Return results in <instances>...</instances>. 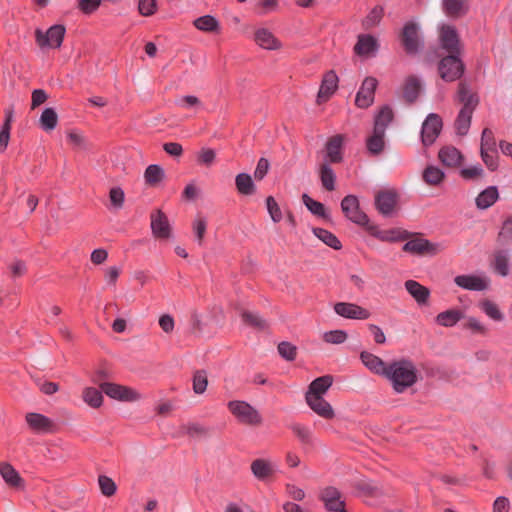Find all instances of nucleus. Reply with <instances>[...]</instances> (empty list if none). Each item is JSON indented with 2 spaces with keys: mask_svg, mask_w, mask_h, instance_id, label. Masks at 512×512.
I'll list each match as a JSON object with an SVG mask.
<instances>
[{
  "mask_svg": "<svg viewBox=\"0 0 512 512\" xmlns=\"http://www.w3.org/2000/svg\"><path fill=\"white\" fill-rule=\"evenodd\" d=\"M146 182L155 186L164 178V170L159 165H149L144 173Z\"/></svg>",
  "mask_w": 512,
  "mask_h": 512,
  "instance_id": "79ce46f5",
  "label": "nucleus"
},
{
  "mask_svg": "<svg viewBox=\"0 0 512 512\" xmlns=\"http://www.w3.org/2000/svg\"><path fill=\"white\" fill-rule=\"evenodd\" d=\"M251 471L259 480H265L270 477L274 470L272 464L265 459H256L251 463Z\"/></svg>",
  "mask_w": 512,
  "mask_h": 512,
  "instance_id": "7c9ffc66",
  "label": "nucleus"
},
{
  "mask_svg": "<svg viewBox=\"0 0 512 512\" xmlns=\"http://www.w3.org/2000/svg\"><path fill=\"white\" fill-rule=\"evenodd\" d=\"M0 475L9 487L14 489H24V479L10 463H0Z\"/></svg>",
  "mask_w": 512,
  "mask_h": 512,
  "instance_id": "a211bd4d",
  "label": "nucleus"
},
{
  "mask_svg": "<svg viewBox=\"0 0 512 512\" xmlns=\"http://www.w3.org/2000/svg\"><path fill=\"white\" fill-rule=\"evenodd\" d=\"M402 45L408 54H416L421 46L419 26L415 22H408L404 25L400 34Z\"/></svg>",
  "mask_w": 512,
  "mask_h": 512,
  "instance_id": "0eeeda50",
  "label": "nucleus"
},
{
  "mask_svg": "<svg viewBox=\"0 0 512 512\" xmlns=\"http://www.w3.org/2000/svg\"><path fill=\"white\" fill-rule=\"evenodd\" d=\"M397 202V195L392 190H383L376 194L375 205L378 211L383 215H390Z\"/></svg>",
  "mask_w": 512,
  "mask_h": 512,
  "instance_id": "f3484780",
  "label": "nucleus"
},
{
  "mask_svg": "<svg viewBox=\"0 0 512 512\" xmlns=\"http://www.w3.org/2000/svg\"><path fill=\"white\" fill-rule=\"evenodd\" d=\"M98 483L102 494L106 497H110L116 492L115 482L108 476L101 475L98 478Z\"/></svg>",
  "mask_w": 512,
  "mask_h": 512,
  "instance_id": "603ef678",
  "label": "nucleus"
},
{
  "mask_svg": "<svg viewBox=\"0 0 512 512\" xmlns=\"http://www.w3.org/2000/svg\"><path fill=\"white\" fill-rule=\"evenodd\" d=\"M179 433L182 435L187 434L191 437L202 438L209 435V429L198 423H188L180 426Z\"/></svg>",
  "mask_w": 512,
  "mask_h": 512,
  "instance_id": "4c0bfd02",
  "label": "nucleus"
},
{
  "mask_svg": "<svg viewBox=\"0 0 512 512\" xmlns=\"http://www.w3.org/2000/svg\"><path fill=\"white\" fill-rule=\"evenodd\" d=\"M385 377L391 382L395 392L403 393L418 381V370L408 359L395 360L388 364Z\"/></svg>",
  "mask_w": 512,
  "mask_h": 512,
  "instance_id": "f257e3e1",
  "label": "nucleus"
},
{
  "mask_svg": "<svg viewBox=\"0 0 512 512\" xmlns=\"http://www.w3.org/2000/svg\"><path fill=\"white\" fill-rule=\"evenodd\" d=\"M464 317L463 313L457 309H449L439 313L435 320L436 323L443 327H453Z\"/></svg>",
  "mask_w": 512,
  "mask_h": 512,
  "instance_id": "c756f323",
  "label": "nucleus"
},
{
  "mask_svg": "<svg viewBox=\"0 0 512 512\" xmlns=\"http://www.w3.org/2000/svg\"><path fill=\"white\" fill-rule=\"evenodd\" d=\"M405 252L419 254V255H436L442 250L440 244L432 243L426 239L415 238L408 241L404 246Z\"/></svg>",
  "mask_w": 512,
  "mask_h": 512,
  "instance_id": "9b49d317",
  "label": "nucleus"
},
{
  "mask_svg": "<svg viewBox=\"0 0 512 512\" xmlns=\"http://www.w3.org/2000/svg\"><path fill=\"white\" fill-rule=\"evenodd\" d=\"M347 339V334L342 330H333L324 333L323 340L331 344H341Z\"/></svg>",
  "mask_w": 512,
  "mask_h": 512,
  "instance_id": "13d9d810",
  "label": "nucleus"
},
{
  "mask_svg": "<svg viewBox=\"0 0 512 512\" xmlns=\"http://www.w3.org/2000/svg\"><path fill=\"white\" fill-rule=\"evenodd\" d=\"M360 359L371 372L385 377L388 370V364H386L381 358L370 352L364 351L360 354Z\"/></svg>",
  "mask_w": 512,
  "mask_h": 512,
  "instance_id": "5701e85b",
  "label": "nucleus"
},
{
  "mask_svg": "<svg viewBox=\"0 0 512 512\" xmlns=\"http://www.w3.org/2000/svg\"><path fill=\"white\" fill-rule=\"evenodd\" d=\"M499 237L506 243L512 244V216L503 223Z\"/></svg>",
  "mask_w": 512,
  "mask_h": 512,
  "instance_id": "774afa93",
  "label": "nucleus"
},
{
  "mask_svg": "<svg viewBox=\"0 0 512 512\" xmlns=\"http://www.w3.org/2000/svg\"><path fill=\"white\" fill-rule=\"evenodd\" d=\"M444 178V172L434 165L427 166L422 173L423 181L429 186H438Z\"/></svg>",
  "mask_w": 512,
  "mask_h": 512,
  "instance_id": "2f4dec72",
  "label": "nucleus"
},
{
  "mask_svg": "<svg viewBox=\"0 0 512 512\" xmlns=\"http://www.w3.org/2000/svg\"><path fill=\"white\" fill-rule=\"evenodd\" d=\"M338 77L333 71H329L325 74L322 84L320 86L317 101L318 103L325 102L337 89Z\"/></svg>",
  "mask_w": 512,
  "mask_h": 512,
  "instance_id": "4be33fe9",
  "label": "nucleus"
},
{
  "mask_svg": "<svg viewBox=\"0 0 512 512\" xmlns=\"http://www.w3.org/2000/svg\"><path fill=\"white\" fill-rule=\"evenodd\" d=\"M407 292L420 306H426L429 302L430 290L415 280H407L404 284Z\"/></svg>",
  "mask_w": 512,
  "mask_h": 512,
  "instance_id": "aec40b11",
  "label": "nucleus"
},
{
  "mask_svg": "<svg viewBox=\"0 0 512 512\" xmlns=\"http://www.w3.org/2000/svg\"><path fill=\"white\" fill-rule=\"evenodd\" d=\"M216 158V153L211 148H202L197 154V161L200 165L211 166Z\"/></svg>",
  "mask_w": 512,
  "mask_h": 512,
  "instance_id": "5fc2aeb1",
  "label": "nucleus"
},
{
  "mask_svg": "<svg viewBox=\"0 0 512 512\" xmlns=\"http://www.w3.org/2000/svg\"><path fill=\"white\" fill-rule=\"evenodd\" d=\"M377 41L371 35H359L358 41L354 47L356 54L360 56H368L377 49Z\"/></svg>",
  "mask_w": 512,
  "mask_h": 512,
  "instance_id": "cd10ccee",
  "label": "nucleus"
},
{
  "mask_svg": "<svg viewBox=\"0 0 512 512\" xmlns=\"http://www.w3.org/2000/svg\"><path fill=\"white\" fill-rule=\"evenodd\" d=\"M278 352L288 361H292L296 357V347L289 342H281L278 345Z\"/></svg>",
  "mask_w": 512,
  "mask_h": 512,
  "instance_id": "680f3d73",
  "label": "nucleus"
},
{
  "mask_svg": "<svg viewBox=\"0 0 512 512\" xmlns=\"http://www.w3.org/2000/svg\"><path fill=\"white\" fill-rule=\"evenodd\" d=\"M443 6L449 16L457 17L464 11L463 0H443Z\"/></svg>",
  "mask_w": 512,
  "mask_h": 512,
  "instance_id": "3c124183",
  "label": "nucleus"
},
{
  "mask_svg": "<svg viewBox=\"0 0 512 512\" xmlns=\"http://www.w3.org/2000/svg\"><path fill=\"white\" fill-rule=\"evenodd\" d=\"M227 407L237 421L247 426H260L263 418L260 412L245 401L233 400L228 402Z\"/></svg>",
  "mask_w": 512,
  "mask_h": 512,
  "instance_id": "7ed1b4c3",
  "label": "nucleus"
},
{
  "mask_svg": "<svg viewBox=\"0 0 512 512\" xmlns=\"http://www.w3.org/2000/svg\"><path fill=\"white\" fill-rule=\"evenodd\" d=\"M480 150H491L492 153H496L495 137L489 128L482 131Z\"/></svg>",
  "mask_w": 512,
  "mask_h": 512,
  "instance_id": "8fccbe9b",
  "label": "nucleus"
},
{
  "mask_svg": "<svg viewBox=\"0 0 512 512\" xmlns=\"http://www.w3.org/2000/svg\"><path fill=\"white\" fill-rule=\"evenodd\" d=\"M440 161L448 167H456L461 164L463 156L460 151L453 146H445L439 151Z\"/></svg>",
  "mask_w": 512,
  "mask_h": 512,
  "instance_id": "b1692460",
  "label": "nucleus"
},
{
  "mask_svg": "<svg viewBox=\"0 0 512 512\" xmlns=\"http://www.w3.org/2000/svg\"><path fill=\"white\" fill-rule=\"evenodd\" d=\"M377 87V80L373 77H367L358 91L355 103L359 108H367L374 101V93Z\"/></svg>",
  "mask_w": 512,
  "mask_h": 512,
  "instance_id": "f8f14e48",
  "label": "nucleus"
},
{
  "mask_svg": "<svg viewBox=\"0 0 512 512\" xmlns=\"http://www.w3.org/2000/svg\"><path fill=\"white\" fill-rule=\"evenodd\" d=\"M442 129V119L439 115L431 113L422 125L421 138L425 146L433 144Z\"/></svg>",
  "mask_w": 512,
  "mask_h": 512,
  "instance_id": "1a4fd4ad",
  "label": "nucleus"
},
{
  "mask_svg": "<svg viewBox=\"0 0 512 512\" xmlns=\"http://www.w3.org/2000/svg\"><path fill=\"white\" fill-rule=\"evenodd\" d=\"M439 40L441 48L447 53V55L460 56L461 43L456 30L452 26L444 25L441 27Z\"/></svg>",
  "mask_w": 512,
  "mask_h": 512,
  "instance_id": "6e6552de",
  "label": "nucleus"
},
{
  "mask_svg": "<svg viewBox=\"0 0 512 512\" xmlns=\"http://www.w3.org/2000/svg\"><path fill=\"white\" fill-rule=\"evenodd\" d=\"M319 175L323 187L328 191L334 190L335 174L328 163L324 162L320 165Z\"/></svg>",
  "mask_w": 512,
  "mask_h": 512,
  "instance_id": "f704fd0d",
  "label": "nucleus"
},
{
  "mask_svg": "<svg viewBox=\"0 0 512 512\" xmlns=\"http://www.w3.org/2000/svg\"><path fill=\"white\" fill-rule=\"evenodd\" d=\"M321 499L327 510L331 512H346L344 501L341 499L340 492L334 487H327L321 492Z\"/></svg>",
  "mask_w": 512,
  "mask_h": 512,
  "instance_id": "dca6fc26",
  "label": "nucleus"
},
{
  "mask_svg": "<svg viewBox=\"0 0 512 512\" xmlns=\"http://www.w3.org/2000/svg\"><path fill=\"white\" fill-rule=\"evenodd\" d=\"M156 11L155 0H139V12L143 16H151Z\"/></svg>",
  "mask_w": 512,
  "mask_h": 512,
  "instance_id": "338daca9",
  "label": "nucleus"
},
{
  "mask_svg": "<svg viewBox=\"0 0 512 512\" xmlns=\"http://www.w3.org/2000/svg\"><path fill=\"white\" fill-rule=\"evenodd\" d=\"M266 205L272 220L274 222H279L282 219V213L279 205L272 196L267 197Z\"/></svg>",
  "mask_w": 512,
  "mask_h": 512,
  "instance_id": "e2e57ef3",
  "label": "nucleus"
},
{
  "mask_svg": "<svg viewBox=\"0 0 512 512\" xmlns=\"http://www.w3.org/2000/svg\"><path fill=\"white\" fill-rule=\"evenodd\" d=\"M494 269L501 276L509 273V254L505 251H498L494 255Z\"/></svg>",
  "mask_w": 512,
  "mask_h": 512,
  "instance_id": "ea45409f",
  "label": "nucleus"
},
{
  "mask_svg": "<svg viewBox=\"0 0 512 512\" xmlns=\"http://www.w3.org/2000/svg\"><path fill=\"white\" fill-rule=\"evenodd\" d=\"M25 420L28 426L37 433H49L55 428L53 420L40 413H27Z\"/></svg>",
  "mask_w": 512,
  "mask_h": 512,
  "instance_id": "2eb2a0df",
  "label": "nucleus"
},
{
  "mask_svg": "<svg viewBox=\"0 0 512 512\" xmlns=\"http://www.w3.org/2000/svg\"><path fill=\"white\" fill-rule=\"evenodd\" d=\"M58 121L57 113L52 108H46L40 117V123L43 129L45 130H53Z\"/></svg>",
  "mask_w": 512,
  "mask_h": 512,
  "instance_id": "c03bdc74",
  "label": "nucleus"
},
{
  "mask_svg": "<svg viewBox=\"0 0 512 512\" xmlns=\"http://www.w3.org/2000/svg\"><path fill=\"white\" fill-rule=\"evenodd\" d=\"M302 200L307 209L316 216L326 218L327 214L322 203L312 199L307 194L302 195Z\"/></svg>",
  "mask_w": 512,
  "mask_h": 512,
  "instance_id": "49530a36",
  "label": "nucleus"
},
{
  "mask_svg": "<svg viewBox=\"0 0 512 512\" xmlns=\"http://www.w3.org/2000/svg\"><path fill=\"white\" fill-rule=\"evenodd\" d=\"M457 286L471 291H484L489 286V280L483 276L458 275L454 278Z\"/></svg>",
  "mask_w": 512,
  "mask_h": 512,
  "instance_id": "ddd939ff",
  "label": "nucleus"
},
{
  "mask_svg": "<svg viewBox=\"0 0 512 512\" xmlns=\"http://www.w3.org/2000/svg\"><path fill=\"white\" fill-rule=\"evenodd\" d=\"M235 184L239 193L251 195L255 191V186L249 174L240 173L236 176Z\"/></svg>",
  "mask_w": 512,
  "mask_h": 512,
  "instance_id": "e433bc0d",
  "label": "nucleus"
},
{
  "mask_svg": "<svg viewBox=\"0 0 512 512\" xmlns=\"http://www.w3.org/2000/svg\"><path fill=\"white\" fill-rule=\"evenodd\" d=\"M440 77L447 82L459 79L464 72V64L457 55L443 57L438 65Z\"/></svg>",
  "mask_w": 512,
  "mask_h": 512,
  "instance_id": "20e7f679",
  "label": "nucleus"
},
{
  "mask_svg": "<svg viewBox=\"0 0 512 512\" xmlns=\"http://www.w3.org/2000/svg\"><path fill=\"white\" fill-rule=\"evenodd\" d=\"M384 135L382 130L373 129V134L367 139V149L371 154H380L384 148Z\"/></svg>",
  "mask_w": 512,
  "mask_h": 512,
  "instance_id": "473e14b6",
  "label": "nucleus"
},
{
  "mask_svg": "<svg viewBox=\"0 0 512 512\" xmlns=\"http://www.w3.org/2000/svg\"><path fill=\"white\" fill-rule=\"evenodd\" d=\"M65 35V27L63 25L51 26L45 33L36 29L35 38L36 43L40 48H59L63 42Z\"/></svg>",
  "mask_w": 512,
  "mask_h": 512,
  "instance_id": "39448f33",
  "label": "nucleus"
},
{
  "mask_svg": "<svg viewBox=\"0 0 512 512\" xmlns=\"http://www.w3.org/2000/svg\"><path fill=\"white\" fill-rule=\"evenodd\" d=\"M242 319L246 324L257 329L264 330L267 328V322L257 313L245 311L242 313Z\"/></svg>",
  "mask_w": 512,
  "mask_h": 512,
  "instance_id": "09e8293b",
  "label": "nucleus"
},
{
  "mask_svg": "<svg viewBox=\"0 0 512 512\" xmlns=\"http://www.w3.org/2000/svg\"><path fill=\"white\" fill-rule=\"evenodd\" d=\"M307 405L320 417L324 419H332L334 410L331 405L323 398V396H305Z\"/></svg>",
  "mask_w": 512,
  "mask_h": 512,
  "instance_id": "6ab92c4d",
  "label": "nucleus"
},
{
  "mask_svg": "<svg viewBox=\"0 0 512 512\" xmlns=\"http://www.w3.org/2000/svg\"><path fill=\"white\" fill-rule=\"evenodd\" d=\"M333 383V377L325 375L313 380L305 396H323Z\"/></svg>",
  "mask_w": 512,
  "mask_h": 512,
  "instance_id": "a878e982",
  "label": "nucleus"
},
{
  "mask_svg": "<svg viewBox=\"0 0 512 512\" xmlns=\"http://www.w3.org/2000/svg\"><path fill=\"white\" fill-rule=\"evenodd\" d=\"M151 229L154 236L158 238H168L170 236V225L166 215L157 210L151 214Z\"/></svg>",
  "mask_w": 512,
  "mask_h": 512,
  "instance_id": "412c9836",
  "label": "nucleus"
},
{
  "mask_svg": "<svg viewBox=\"0 0 512 512\" xmlns=\"http://www.w3.org/2000/svg\"><path fill=\"white\" fill-rule=\"evenodd\" d=\"M291 430L303 443H309L311 439V431L308 427L301 424H292Z\"/></svg>",
  "mask_w": 512,
  "mask_h": 512,
  "instance_id": "052dcab7",
  "label": "nucleus"
},
{
  "mask_svg": "<svg viewBox=\"0 0 512 512\" xmlns=\"http://www.w3.org/2000/svg\"><path fill=\"white\" fill-rule=\"evenodd\" d=\"M383 17V8L380 6L374 7L370 13L363 20L364 29L368 30L377 26Z\"/></svg>",
  "mask_w": 512,
  "mask_h": 512,
  "instance_id": "de8ad7c7",
  "label": "nucleus"
},
{
  "mask_svg": "<svg viewBox=\"0 0 512 512\" xmlns=\"http://www.w3.org/2000/svg\"><path fill=\"white\" fill-rule=\"evenodd\" d=\"M480 155L488 169L495 171L498 168L497 152L492 153L491 150H480Z\"/></svg>",
  "mask_w": 512,
  "mask_h": 512,
  "instance_id": "bf43d9fd",
  "label": "nucleus"
},
{
  "mask_svg": "<svg viewBox=\"0 0 512 512\" xmlns=\"http://www.w3.org/2000/svg\"><path fill=\"white\" fill-rule=\"evenodd\" d=\"M483 169L478 165H474L468 168H464L460 171V175L465 180H476L483 176Z\"/></svg>",
  "mask_w": 512,
  "mask_h": 512,
  "instance_id": "4d7b16f0",
  "label": "nucleus"
},
{
  "mask_svg": "<svg viewBox=\"0 0 512 512\" xmlns=\"http://www.w3.org/2000/svg\"><path fill=\"white\" fill-rule=\"evenodd\" d=\"M421 84L416 77H409L404 85L403 94L404 98L413 102L419 95Z\"/></svg>",
  "mask_w": 512,
  "mask_h": 512,
  "instance_id": "58836bf2",
  "label": "nucleus"
},
{
  "mask_svg": "<svg viewBox=\"0 0 512 512\" xmlns=\"http://www.w3.org/2000/svg\"><path fill=\"white\" fill-rule=\"evenodd\" d=\"M479 307L488 317L495 321H502L504 318L498 306L490 300H483L479 303Z\"/></svg>",
  "mask_w": 512,
  "mask_h": 512,
  "instance_id": "37998d69",
  "label": "nucleus"
},
{
  "mask_svg": "<svg viewBox=\"0 0 512 512\" xmlns=\"http://www.w3.org/2000/svg\"><path fill=\"white\" fill-rule=\"evenodd\" d=\"M102 390L94 387H88L83 390L82 398L92 408H99L103 402Z\"/></svg>",
  "mask_w": 512,
  "mask_h": 512,
  "instance_id": "c9c22d12",
  "label": "nucleus"
},
{
  "mask_svg": "<svg viewBox=\"0 0 512 512\" xmlns=\"http://www.w3.org/2000/svg\"><path fill=\"white\" fill-rule=\"evenodd\" d=\"M335 312L345 318L365 320L370 317L368 310L354 303L339 302L334 306Z\"/></svg>",
  "mask_w": 512,
  "mask_h": 512,
  "instance_id": "4468645a",
  "label": "nucleus"
},
{
  "mask_svg": "<svg viewBox=\"0 0 512 512\" xmlns=\"http://www.w3.org/2000/svg\"><path fill=\"white\" fill-rule=\"evenodd\" d=\"M208 380L204 371H197L193 377V390L196 394H202L207 388Z\"/></svg>",
  "mask_w": 512,
  "mask_h": 512,
  "instance_id": "864d4df0",
  "label": "nucleus"
},
{
  "mask_svg": "<svg viewBox=\"0 0 512 512\" xmlns=\"http://www.w3.org/2000/svg\"><path fill=\"white\" fill-rule=\"evenodd\" d=\"M194 26L203 32H217L219 30V22L211 15L201 16L194 20Z\"/></svg>",
  "mask_w": 512,
  "mask_h": 512,
  "instance_id": "72a5a7b5",
  "label": "nucleus"
},
{
  "mask_svg": "<svg viewBox=\"0 0 512 512\" xmlns=\"http://www.w3.org/2000/svg\"><path fill=\"white\" fill-rule=\"evenodd\" d=\"M464 328L469 329L476 334L485 335L487 333V328L474 317L467 318Z\"/></svg>",
  "mask_w": 512,
  "mask_h": 512,
  "instance_id": "0e129e2a",
  "label": "nucleus"
},
{
  "mask_svg": "<svg viewBox=\"0 0 512 512\" xmlns=\"http://www.w3.org/2000/svg\"><path fill=\"white\" fill-rule=\"evenodd\" d=\"M341 209L345 216L356 224L365 225L368 222L366 214L360 210L358 199L354 195L343 198Z\"/></svg>",
  "mask_w": 512,
  "mask_h": 512,
  "instance_id": "9d476101",
  "label": "nucleus"
},
{
  "mask_svg": "<svg viewBox=\"0 0 512 512\" xmlns=\"http://www.w3.org/2000/svg\"><path fill=\"white\" fill-rule=\"evenodd\" d=\"M499 194L495 186H490L483 190L476 198V206L479 209L491 207L498 199Z\"/></svg>",
  "mask_w": 512,
  "mask_h": 512,
  "instance_id": "c85d7f7f",
  "label": "nucleus"
},
{
  "mask_svg": "<svg viewBox=\"0 0 512 512\" xmlns=\"http://www.w3.org/2000/svg\"><path fill=\"white\" fill-rule=\"evenodd\" d=\"M458 99L463 104V107L455 121V128L459 135L464 136L469 130L473 111L478 105V97L469 90L465 83H460L458 86Z\"/></svg>",
  "mask_w": 512,
  "mask_h": 512,
  "instance_id": "f03ea898",
  "label": "nucleus"
},
{
  "mask_svg": "<svg viewBox=\"0 0 512 512\" xmlns=\"http://www.w3.org/2000/svg\"><path fill=\"white\" fill-rule=\"evenodd\" d=\"M101 1L102 0H78V7L85 14H90L97 10Z\"/></svg>",
  "mask_w": 512,
  "mask_h": 512,
  "instance_id": "69168bd1",
  "label": "nucleus"
},
{
  "mask_svg": "<svg viewBox=\"0 0 512 512\" xmlns=\"http://www.w3.org/2000/svg\"><path fill=\"white\" fill-rule=\"evenodd\" d=\"M255 41L260 47L268 50H277L281 47L278 39L265 28L258 29L255 32Z\"/></svg>",
  "mask_w": 512,
  "mask_h": 512,
  "instance_id": "393cba45",
  "label": "nucleus"
},
{
  "mask_svg": "<svg viewBox=\"0 0 512 512\" xmlns=\"http://www.w3.org/2000/svg\"><path fill=\"white\" fill-rule=\"evenodd\" d=\"M393 118L392 110L389 107H383L375 117L374 128L385 132L387 125Z\"/></svg>",
  "mask_w": 512,
  "mask_h": 512,
  "instance_id": "a18cd8bd",
  "label": "nucleus"
},
{
  "mask_svg": "<svg viewBox=\"0 0 512 512\" xmlns=\"http://www.w3.org/2000/svg\"><path fill=\"white\" fill-rule=\"evenodd\" d=\"M343 144V136L335 135L331 137L326 144L327 157L332 163H339L342 161L341 148Z\"/></svg>",
  "mask_w": 512,
  "mask_h": 512,
  "instance_id": "bb28decb",
  "label": "nucleus"
},
{
  "mask_svg": "<svg viewBox=\"0 0 512 512\" xmlns=\"http://www.w3.org/2000/svg\"><path fill=\"white\" fill-rule=\"evenodd\" d=\"M100 388L108 397L122 402H135L141 398L135 389L116 383L104 382Z\"/></svg>",
  "mask_w": 512,
  "mask_h": 512,
  "instance_id": "423d86ee",
  "label": "nucleus"
},
{
  "mask_svg": "<svg viewBox=\"0 0 512 512\" xmlns=\"http://www.w3.org/2000/svg\"><path fill=\"white\" fill-rule=\"evenodd\" d=\"M207 222L202 216H197L193 222V231L196 235L198 243H203L204 235L206 232Z\"/></svg>",
  "mask_w": 512,
  "mask_h": 512,
  "instance_id": "6e6d98bb",
  "label": "nucleus"
},
{
  "mask_svg": "<svg viewBox=\"0 0 512 512\" xmlns=\"http://www.w3.org/2000/svg\"><path fill=\"white\" fill-rule=\"evenodd\" d=\"M313 233L318 239H320L322 242H324L326 245L332 247L333 249L338 250L341 248L340 241L331 232H329L325 229H322V228H314Z\"/></svg>",
  "mask_w": 512,
  "mask_h": 512,
  "instance_id": "a19ab883",
  "label": "nucleus"
}]
</instances>
